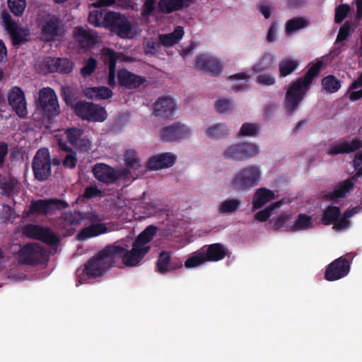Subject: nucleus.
I'll list each match as a JSON object with an SVG mask.
<instances>
[{"instance_id":"obj_1","label":"nucleus","mask_w":362,"mask_h":362,"mask_svg":"<svg viewBox=\"0 0 362 362\" xmlns=\"http://www.w3.org/2000/svg\"><path fill=\"white\" fill-rule=\"evenodd\" d=\"M158 228L153 225L148 226L133 241L132 247L128 250L125 247L113 244L109 245L115 264L122 258V262L127 267H136L143 260L150 252L153 237L156 235Z\"/></svg>"},{"instance_id":"obj_2","label":"nucleus","mask_w":362,"mask_h":362,"mask_svg":"<svg viewBox=\"0 0 362 362\" xmlns=\"http://www.w3.org/2000/svg\"><path fill=\"white\" fill-rule=\"evenodd\" d=\"M323 66L322 60H317L306 71L288 85L284 98V108L288 115L296 113L301 102L311 88L314 79L319 75Z\"/></svg>"},{"instance_id":"obj_3","label":"nucleus","mask_w":362,"mask_h":362,"mask_svg":"<svg viewBox=\"0 0 362 362\" xmlns=\"http://www.w3.org/2000/svg\"><path fill=\"white\" fill-rule=\"evenodd\" d=\"M115 266L110 245H107L95 256L90 258L84 264L81 270L78 269V275L81 280L86 276L88 279H96L105 274L107 271Z\"/></svg>"},{"instance_id":"obj_4","label":"nucleus","mask_w":362,"mask_h":362,"mask_svg":"<svg viewBox=\"0 0 362 362\" xmlns=\"http://www.w3.org/2000/svg\"><path fill=\"white\" fill-rule=\"evenodd\" d=\"M37 27L40 30L41 38L46 42H53L62 37L64 25L60 17L55 14L45 13L37 19Z\"/></svg>"},{"instance_id":"obj_5","label":"nucleus","mask_w":362,"mask_h":362,"mask_svg":"<svg viewBox=\"0 0 362 362\" xmlns=\"http://www.w3.org/2000/svg\"><path fill=\"white\" fill-rule=\"evenodd\" d=\"M262 172L257 165H247L236 172L230 182V188L235 191L249 190L258 185Z\"/></svg>"},{"instance_id":"obj_6","label":"nucleus","mask_w":362,"mask_h":362,"mask_svg":"<svg viewBox=\"0 0 362 362\" xmlns=\"http://www.w3.org/2000/svg\"><path fill=\"white\" fill-rule=\"evenodd\" d=\"M103 24L122 39L134 37L133 28L128 18L120 13L109 11L103 18Z\"/></svg>"},{"instance_id":"obj_7","label":"nucleus","mask_w":362,"mask_h":362,"mask_svg":"<svg viewBox=\"0 0 362 362\" xmlns=\"http://www.w3.org/2000/svg\"><path fill=\"white\" fill-rule=\"evenodd\" d=\"M85 218V214L76 210L62 212L55 220V227L64 237L73 235Z\"/></svg>"},{"instance_id":"obj_8","label":"nucleus","mask_w":362,"mask_h":362,"mask_svg":"<svg viewBox=\"0 0 362 362\" xmlns=\"http://www.w3.org/2000/svg\"><path fill=\"white\" fill-rule=\"evenodd\" d=\"M1 18L13 46L19 47L28 42L30 35L29 29L20 26L7 10L4 9L1 11Z\"/></svg>"},{"instance_id":"obj_9","label":"nucleus","mask_w":362,"mask_h":362,"mask_svg":"<svg viewBox=\"0 0 362 362\" xmlns=\"http://www.w3.org/2000/svg\"><path fill=\"white\" fill-rule=\"evenodd\" d=\"M69 207L67 202L57 199L33 200L29 206V214L32 215L47 216L54 214L56 211H62Z\"/></svg>"},{"instance_id":"obj_10","label":"nucleus","mask_w":362,"mask_h":362,"mask_svg":"<svg viewBox=\"0 0 362 362\" xmlns=\"http://www.w3.org/2000/svg\"><path fill=\"white\" fill-rule=\"evenodd\" d=\"M23 233L27 238L40 240L50 247L60 243L59 237L49 227L27 224L23 227Z\"/></svg>"},{"instance_id":"obj_11","label":"nucleus","mask_w":362,"mask_h":362,"mask_svg":"<svg viewBox=\"0 0 362 362\" xmlns=\"http://www.w3.org/2000/svg\"><path fill=\"white\" fill-rule=\"evenodd\" d=\"M352 259V253H347L332 261L326 267L325 279L328 281H334L346 276L351 269Z\"/></svg>"},{"instance_id":"obj_12","label":"nucleus","mask_w":362,"mask_h":362,"mask_svg":"<svg viewBox=\"0 0 362 362\" xmlns=\"http://www.w3.org/2000/svg\"><path fill=\"white\" fill-rule=\"evenodd\" d=\"M259 153V146L253 143H238L228 147L223 153L226 159L247 160Z\"/></svg>"},{"instance_id":"obj_13","label":"nucleus","mask_w":362,"mask_h":362,"mask_svg":"<svg viewBox=\"0 0 362 362\" xmlns=\"http://www.w3.org/2000/svg\"><path fill=\"white\" fill-rule=\"evenodd\" d=\"M51 168V159L48 149L45 148L39 149L32 163L35 178L40 182L48 180L52 173Z\"/></svg>"},{"instance_id":"obj_14","label":"nucleus","mask_w":362,"mask_h":362,"mask_svg":"<svg viewBox=\"0 0 362 362\" xmlns=\"http://www.w3.org/2000/svg\"><path fill=\"white\" fill-rule=\"evenodd\" d=\"M74 112L82 119L88 122H103L107 118L104 107L86 101L77 102L74 105Z\"/></svg>"},{"instance_id":"obj_15","label":"nucleus","mask_w":362,"mask_h":362,"mask_svg":"<svg viewBox=\"0 0 362 362\" xmlns=\"http://www.w3.org/2000/svg\"><path fill=\"white\" fill-rule=\"evenodd\" d=\"M23 262L30 265H37L48 260L46 250L38 244H27L19 252Z\"/></svg>"},{"instance_id":"obj_16","label":"nucleus","mask_w":362,"mask_h":362,"mask_svg":"<svg viewBox=\"0 0 362 362\" xmlns=\"http://www.w3.org/2000/svg\"><path fill=\"white\" fill-rule=\"evenodd\" d=\"M39 103L42 112L49 117L60 112L57 96L51 88H44L40 91Z\"/></svg>"},{"instance_id":"obj_17","label":"nucleus","mask_w":362,"mask_h":362,"mask_svg":"<svg viewBox=\"0 0 362 362\" xmlns=\"http://www.w3.org/2000/svg\"><path fill=\"white\" fill-rule=\"evenodd\" d=\"M155 265L157 272L160 274H166L172 271L181 269L183 267V263L178 257L172 258L171 252L163 250L158 254Z\"/></svg>"},{"instance_id":"obj_18","label":"nucleus","mask_w":362,"mask_h":362,"mask_svg":"<svg viewBox=\"0 0 362 362\" xmlns=\"http://www.w3.org/2000/svg\"><path fill=\"white\" fill-rule=\"evenodd\" d=\"M66 139L69 144L78 150L86 152L91 148V141L84 136V130L81 128L71 127L65 131Z\"/></svg>"},{"instance_id":"obj_19","label":"nucleus","mask_w":362,"mask_h":362,"mask_svg":"<svg viewBox=\"0 0 362 362\" xmlns=\"http://www.w3.org/2000/svg\"><path fill=\"white\" fill-rule=\"evenodd\" d=\"M8 98L9 105L16 114L21 118H25L28 115L27 103L22 89L17 86L13 87L9 91Z\"/></svg>"},{"instance_id":"obj_20","label":"nucleus","mask_w":362,"mask_h":362,"mask_svg":"<svg viewBox=\"0 0 362 362\" xmlns=\"http://www.w3.org/2000/svg\"><path fill=\"white\" fill-rule=\"evenodd\" d=\"M43 65L49 73L69 74L73 71L74 64L66 58L47 57L43 60Z\"/></svg>"},{"instance_id":"obj_21","label":"nucleus","mask_w":362,"mask_h":362,"mask_svg":"<svg viewBox=\"0 0 362 362\" xmlns=\"http://www.w3.org/2000/svg\"><path fill=\"white\" fill-rule=\"evenodd\" d=\"M117 81L121 86L127 89H134L143 85L146 78L132 73L126 69H122L117 72Z\"/></svg>"},{"instance_id":"obj_22","label":"nucleus","mask_w":362,"mask_h":362,"mask_svg":"<svg viewBox=\"0 0 362 362\" xmlns=\"http://www.w3.org/2000/svg\"><path fill=\"white\" fill-rule=\"evenodd\" d=\"M176 109L175 101L168 96L159 98L154 104V114L157 117L168 119Z\"/></svg>"},{"instance_id":"obj_23","label":"nucleus","mask_w":362,"mask_h":362,"mask_svg":"<svg viewBox=\"0 0 362 362\" xmlns=\"http://www.w3.org/2000/svg\"><path fill=\"white\" fill-rule=\"evenodd\" d=\"M189 135V130L185 125L179 122L164 127L161 131V138L163 141H173L186 138Z\"/></svg>"},{"instance_id":"obj_24","label":"nucleus","mask_w":362,"mask_h":362,"mask_svg":"<svg viewBox=\"0 0 362 362\" xmlns=\"http://www.w3.org/2000/svg\"><path fill=\"white\" fill-rule=\"evenodd\" d=\"M196 66L199 69L208 72L212 76L219 75L222 71V65L220 62L206 54H201L197 57Z\"/></svg>"},{"instance_id":"obj_25","label":"nucleus","mask_w":362,"mask_h":362,"mask_svg":"<svg viewBox=\"0 0 362 362\" xmlns=\"http://www.w3.org/2000/svg\"><path fill=\"white\" fill-rule=\"evenodd\" d=\"M73 36L82 48L92 47L96 42V35L87 26H77L74 29Z\"/></svg>"},{"instance_id":"obj_26","label":"nucleus","mask_w":362,"mask_h":362,"mask_svg":"<svg viewBox=\"0 0 362 362\" xmlns=\"http://www.w3.org/2000/svg\"><path fill=\"white\" fill-rule=\"evenodd\" d=\"M362 147V140L354 139L350 143L346 141L333 144L329 149L327 154L334 156L354 152Z\"/></svg>"},{"instance_id":"obj_27","label":"nucleus","mask_w":362,"mask_h":362,"mask_svg":"<svg viewBox=\"0 0 362 362\" xmlns=\"http://www.w3.org/2000/svg\"><path fill=\"white\" fill-rule=\"evenodd\" d=\"M354 187V182L352 181V179L348 178L340 182L333 191L324 193L322 194V199L325 201H334L339 198H344Z\"/></svg>"},{"instance_id":"obj_28","label":"nucleus","mask_w":362,"mask_h":362,"mask_svg":"<svg viewBox=\"0 0 362 362\" xmlns=\"http://www.w3.org/2000/svg\"><path fill=\"white\" fill-rule=\"evenodd\" d=\"M206 262H218L226 257L228 251L221 243H213L201 247Z\"/></svg>"},{"instance_id":"obj_29","label":"nucleus","mask_w":362,"mask_h":362,"mask_svg":"<svg viewBox=\"0 0 362 362\" xmlns=\"http://www.w3.org/2000/svg\"><path fill=\"white\" fill-rule=\"evenodd\" d=\"M92 172L95 179L105 183H112L117 179L115 169L105 163L95 164Z\"/></svg>"},{"instance_id":"obj_30","label":"nucleus","mask_w":362,"mask_h":362,"mask_svg":"<svg viewBox=\"0 0 362 362\" xmlns=\"http://www.w3.org/2000/svg\"><path fill=\"white\" fill-rule=\"evenodd\" d=\"M176 160V156L170 153H164L149 158L147 167L150 170H158L171 167Z\"/></svg>"},{"instance_id":"obj_31","label":"nucleus","mask_w":362,"mask_h":362,"mask_svg":"<svg viewBox=\"0 0 362 362\" xmlns=\"http://www.w3.org/2000/svg\"><path fill=\"white\" fill-rule=\"evenodd\" d=\"M192 3V0H159L158 9L161 13L170 14L189 6Z\"/></svg>"},{"instance_id":"obj_32","label":"nucleus","mask_w":362,"mask_h":362,"mask_svg":"<svg viewBox=\"0 0 362 362\" xmlns=\"http://www.w3.org/2000/svg\"><path fill=\"white\" fill-rule=\"evenodd\" d=\"M107 232L108 228L105 223L90 224L80 230L76 235V239L78 240L84 241Z\"/></svg>"},{"instance_id":"obj_33","label":"nucleus","mask_w":362,"mask_h":362,"mask_svg":"<svg viewBox=\"0 0 362 362\" xmlns=\"http://www.w3.org/2000/svg\"><path fill=\"white\" fill-rule=\"evenodd\" d=\"M275 194L273 191L267 188L258 189L253 198L252 204L255 209L262 208L266 203L274 199Z\"/></svg>"},{"instance_id":"obj_34","label":"nucleus","mask_w":362,"mask_h":362,"mask_svg":"<svg viewBox=\"0 0 362 362\" xmlns=\"http://www.w3.org/2000/svg\"><path fill=\"white\" fill-rule=\"evenodd\" d=\"M184 30L181 26H177L174 31L168 34H163L159 35V40L162 45L165 47H170L177 43L182 38L184 35Z\"/></svg>"},{"instance_id":"obj_35","label":"nucleus","mask_w":362,"mask_h":362,"mask_svg":"<svg viewBox=\"0 0 362 362\" xmlns=\"http://www.w3.org/2000/svg\"><path fill=\"white\" fill-rule=\"evenodd\" d=\"M298 66L299 62L296 60L290 58L281 60L279 63V77H286L294 72Z\"/></svg>"},{"instance_id":"obj_36","label":"nucleus","mask_w":362,"mask_h":362,"mask_svg":"<svg viewBox=\"0 0 362 362\" xmlns=\"http://www.w3.org/2000/svg\"><path fill=\"white\" fill-rule=\"evenodd\" d=\"M275 63V57L270 53H264L259 61L256 63L252 71L255 73H260L272 68Z\"/></svg>"},{"instance_id":"obj_37","label":"nucleus","mask_w":362,"mask_h":362,"mask_svg":"<svg viewBox=\"0 0 362 362\" xmlns=\"http://www.w3.org/2000/svg\"><path fill=\"white\" fill-rule=\"evenodd\" d=\"M313 227V218L310 216L305 214H300L294 223L290 226L288 230L295 232L306 230Z\"/></svg>"},{"instance_id":"obj_38","label":"nucleus","mask_w":362,"mask_h":362,"mask_svg":"<svg viewBox=\"0 0 362 362\" xmlns=\"http://www.w3.org/2000/svg\"><path fill=\"white\" fill-rule=\"evenodd\" d=\"M341 215L339 207L330 205L325 210L321 223L325 226H329L333 224Z\"/></svg>"},{"instance_id":"obj_39","label":"nucleus","mask_w":362,"mask_h":362,"mask_svg":"<svg viewBox=\"0 0 362 362\" xmlns=\"http://www.w3.org/2000/svg\"><path fill=\"white\" fill-rule=\"evenodd\" d=\"M347 95L349 99L351 101H356L362 98V71L358 77L349 86Z\"/></svg>"},{"instance_id":"obj_40","label":"nucleus","mask_w":362,"mask_h":362,"mask_svg":"<svg viewBox=\"0 0 362 362\" xmlns=\"http://www.w3.org/2000/svg\"><path fill=\"white\" fill-rule=\"evenodd\" d=\"M86 95L91 99H108L112 97V91L107 87H92L87 89Z\"/></svg>"},{"instance_id":"obj_41","label":"nucleus","mask_w":362,"mask_h":362,"mask_svg":"<svg viewBox=\"0 0 362 362\" xmlns=\"http://www.w3.org/2000/svg\"><path fill=\"white\" fill-rule=\"evenodd\" d=\"M322 86L327 93H334L340 89L341 84L339 79L330 74L322 78Z\"/></svg>"},{"instance_id":"obj_42","label":"nucleus","mask_w":362,"mask_h":362,"mask_svg":"<svg viewBox=\"0 0 362 362\" xmlns=\"http://www.w3.org/2000/svg\"><path fill=\"white\" fill-rule=\"evenodd\" d=\"M309 24L308 20L303 17H296L288 20L286 24V33H291L298 30L307 27Z\"/></svg>"},{"instance_id":"obj_43","label":"nucleus","mask_w":362,"mask_h":362,"mask_svg":"<svg viewBox=\"0 0 362 362\" xmlns=\"http://www.w3.org/2000/svg\"><path fill=\"white\" fill-rule=\"evenodd\" d=\"M205 262H206L204 256V252H202L200 248L199 250L193 252L191 256L187 259V260L185 262V267L187 269H192L199 267Z\"/></svg>"},{"instance_id":"obj_44","label":"nucleus","mask_w":362,"mask_h":362,"mask_svg":"<svg viewBox=\"0 0 362 362\" xmlns=\"http://www.w3.org/2000/svg\"><path fill=\"white\" fill-rule=\"evenodd\" d=\"M7 5L13 16L21 17L25 12L27 0H7Z\"/></svg>"},{"instance_id":"obj_45","label":"nucleus","mask_w":362,"mask_h":362,"mask_svg":"<svg viewBox=\"0 0 362 362\" xmlns=\"http://www.w3.org/2000/svg\"><path fill=\"white\" fill-rule=\"evenodd\" d=\"M229 129L224 124L218 123L210 127L206 131V134L211 139H220L227 135Z\"/></svg>"},{"instance_id":"obj_46","label":"nucleus","mask_w":362,"mask_h":362,"mask_svg":"<svg viewBox=\"0 0 362 362\" xmlns=\"http://www.w3.org/2000/svg\"><path fill=\"white\" fill-rule=\"evenodd\" d=\"M102 57L104 63L108 65L109 69H116L118 59L117 53L110 48H104L102 50Z\"/></svg>"},{"instance_id":"obj_47","label":"nucleus","mask_w":362,"mask_h":362,"mask_svg":"<svg viewBox=\"0 0 362 362\" xmlns=\"http://www.w3.org/2000/svg\"><path fill=\"white\" fill-rule=\"evenodd\" d=\"M240 204L241 202L238 199H227L221 204L219 211L222 214L233 213L239 209Z\"/></svg>"},{"instance_id":"obj_48","label":"nucleus","mask_w":362,"mask_h":362,"mask_svg":"<svg viewBox=\"0 0 362 362\" xmlns=\"http://www.w3.org/2000/svg\"><path fill=\"white\" fill-rule=\"evenodd\" d=\"M124 163L129 168L137 169L140 166V160L134 150L128 149L124 153Z\"/></svg>"},{"instance_id":"obj_49","label":"nucleus","mask_w":362,"mask_h":362,"mask_svg":"<svg viewBox=\"0 0 362 362\" xmlns=\"http://www.w3.org/2000/svg\"><path fill=\"white\" fill-rule=\"evenodd\" d=\"M281 202H274L269 204L267 208L263 210L258 211L255 217V218L261 222L266 221L273 214V211L280 207Z\"/></svg>"},{"instance_id":"obj_50","label":"nucleus","mask_w":362,"mask_h":362,"mask_svg":"<svg viewBox=\"0 0 362 362\" xmlns=\"http://www.w3.org/2000/svg\"><path fill=\"white\" fill-rule=\"evenodd\" d=\"M259 126L257 124L245 122L240 129L239 136L253 137L258 134Z\"/></svg>"},{"instance_id":"obj_51","label":"nucleus","mask_w":362,"mask_h":362,"mask_svg":"<svg viewBox=\"0 0 362 362\" xmlns=\"http://www.w3.org/2000/svg\"><path fill=\"white\" fill-rule=\"evenodd\" d=\"M291 218L289 214H281L277 217L272 218L269 224L274 230H279L286 226V222Z\"/></svg>"},{"instance_id":"obj_52","label":"nucleus","mask_w":362,"mask_h":362,"mask_svg":"<svg viewBox=\"0 0 362 362\" xmlns=\"http://www.w3.org/2000/svg\"><path fill=\"white\" fill-rule=\"evenodd\" d=\"M350 11L351 7L346 4H340L336 7L334 14L335 23H341L346 18Z\"/></svg>"},{"instance_id":"obj_53","label":"nucleus","mask_w":362,"mask_h":362,"mask_svg":"<svg viewBox=\"0 0 362 362\" xmlns=\"http://www.w3.org/2000/svg\"><path fill=\"white\" fill-rule=\"evenodd\" d=\"M97 67V61L93 57H90L84 62V66L81 69V74L83 78L90 76Z\"/></svg>"},{"instance_id":"obj_54","label":"nucleus","mask_w":362,"mask_h":362,"mask_svg":"<svg viewBox=\"0 0 362 362\" xmlns=\"http://www.w3.org/2000/svg\"><path fill=\"white\" fill-rule=\"evenodd\" d=\"M353 25L354 23L351 21H346L339 28L337 36V41L341 42L345 40L349 35L350 31L354 30V28H352Z\"/></svg>"},{"instance_id":"obj_55","label":"nucleus","mask_w":362,"mask_h":362,"mask_svg":"<svg viewBox=\"0 0 362 362\" xmlns=\"http://www.w3.org/2000/svg\"><path fill=\"white\" fill-rule=\"evenodd\" d=\"M233 108L232 101L229 99H220L215 103V109L219 113H225Z\"/></svg>"},{"instance_id":"obj_56","label":"nucleus","mask_w":362,"mask_h":362,"mask_svg":"<svg viewBox=\"0 0 362 362\" xmlns=\"http://www.w3.org/2000/svg\"><path fill=\"white\" fill-rule=\"evenodd\" d=\"M160 41H157L153 39H149L146 41L145 45V52L146 54H155L160 48Z\"/></svg>"},{"instance_id":"obj_57","label":"nucleus","mask_w":362,"mask_h":362,"mask_svg":"<svg viewBox=\"0 0 362 362\" xmlns=\"http://www.w3.org/2000/svg\"><path fill=\"white\" fill-rule=\"evenodd\" d=\"M256 82L264 86H272L275 83V78L270 74H263L257 76Z\"/></svg>"},{"instance_id":"obj_58","label":"nucleus","mask_w":362,"mask_h":362,"mask_svg":"<svg viewBox=\"0 0 362 362\" xmlns=\"http://www.w3.org/2000/svg\"><path fill=\"white\" fill-rule=\"evenodd\" d=\"M76 163H77L76 153L74 151L67 153L62 162L63 165L65 168H69L70 169L75 168L76 165Z\"/></svg>"},{"instance_id":"obj_59","label":"nucleus","mask_w":362,"mask_h":362,"mask_svg":"<svg viewBox=\"0 0 362 362\" xmlns=\"http://www.w3.org/2000/svg\"><path fill=\"white\" fill-rule=\"evenodd\" d=\"M103 14L100 12H98V11H93L90 12L88 18V22L93 25L95 27H99L101 25V19H102Z\"/></svg>"},{"instance_id":"obj_60","label":"nucleus","mask_w":362,"mask_h":362,"mask_svg":"<svg viewBox=\"0 0 362 362\" xmlns=\"http://www.w3.org/2000/svg\"><path fill=\"white\" fill-rule=\"evenodd\" d=\"M85 219L88 220L91 224L95 223H102L101 221H103V216L95 213V212H91V213H86L85 214Z\"/></svg>"},{"instance_id":"obj_61","label":"nucleus","mask_w":362,"mask_h":362,"mask_svg":"<svg viewBox=\"0 0 362 362\" xmlns=\"http://www.w3.org/2000/svg\"><path fill=\"white\" fill-rule=\"evenodd\" d=\"M101 191L99 190L95 186L87 187L83 193V197L87 199H90L100 195Z\"/></svg>"},{"instance_id":"obj_62","label":"nucleus","mask_w":362,"mask_h":362,"mask_svg":"<svg viewBox=\"0 0 362 362\" xmlns=\"http://www.w3.org/2000/svg\"><path fill=\"white\" fill-rule=\"evenodd\" d=\"M333 228L335 230H342L347 228L349 225V221L344 218L341 215L338 218H337L336 221L333 223Z\"/></svg>"},{"instance_id":"obj_63","label":"nucleus","mask_w":362,"mask_h":362,"mask_svg":"<svg viewBox=\"0 0 362 362\" xmlns=\"http://www.w3.org/2000/svg\"><path fill=\"white\" fill-rule=\"evenodd\" d=\"M8 153V145L4 141L0 142V168L4 163L5 158Z\"/></svg>"},{"instance_id":"obj_64","label":"nucleus","mask_w":362,"mask_h":362,"mask_svg":"<svg viewBox=\"0 0 362 362\" xmlns=\"http://www.w3.org/2000/svg\"><path fill=\"white\" fill-rule=\"evenodd\" d=\"M276 26L277 24L276 22H273L270 25L269 30L267 35V40L269 42H272L276 39Z\"/></svg>"}]
</instances>
